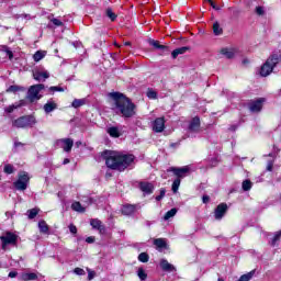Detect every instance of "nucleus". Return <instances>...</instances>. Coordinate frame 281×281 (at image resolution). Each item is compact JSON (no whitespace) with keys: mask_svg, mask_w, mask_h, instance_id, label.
Returning a JSON list of instances; mask_svg holds the SVG:
<instances>
[{"mask_svg":"<svg viewBox=\"0 0 281 281\" xmlns=\"http://www.w3.org/2000/svg\"><path fill=\"white\" fill-rule=\"evenodd\" d=\"M105 158V165L112 170H119L120 172L126 170L127 166H131L135 161V156L133 155H123L117 151L105 150L103 153Z\"/></svg>","mask_w":281,"mask_h":281,"instance_id":"1","label":"nucleus"},{"mask_svg":"<svg viewBox=\"0 0 281 281\" xmlns=\"http://www.w3.org/2000/svg\"><path fill=\"white\" fill-rule=\"evenodd\" d=\"M110 98L114 101V110L122 117H133L135 115V103L120 92H111Z\"/></svg>","mask_w":281,"mask_h":281,"instance_id":"2","label":"nucleus"},{"mask_svg":"<svg viewBox=\"0 0 281 281\" xmlns=\"http://www.w3.org/2000/svg\"><path fill=\"white\" fill-rule=\"evenodd\" d=\"M281 63V53L272 54L267 61L261 66L260 76L267 78L273 71L276 65Z\"/></svg>","mask_w":281,"mask_h":281,"instance_id":"3","label":"nucleus"},{"mask_svg":"<svg viewBox=\"0 0 281 281\" xmlns=\"http://www.w3.org/2000/svg\"><path fill=\"white\" fill-rule=\"evenodd\" d=\"M34 124H36V117L26 115L14 120L12 126H15V128H27V126H34Z\"/></svg>","mask_w":281,"mask_h":281,"instance_id":"4","label":"nucleus"},{"mask_svg":"<svg viewBox=\"0 0 281 281\" xmlns=\"http://www.w3.org/2000/svg\"><path fill=\"white\" fill-rule=\"evenodd\" d=\"M43 89H45V85L43 83L31 86L27 91V100H30V102H36V100H41L42 95L40 93L43 91Z\"/></svg>","mask_w":281,"mask_h":281,"instance_id":"5","label":"nucleus"},{"mask_svg":"<svg viewBox=\"0 0 281 281\" xmlns=\"http://www.w3.org/2000/svg\"><path fill=\"white\" fill-rule=\"evenodd\" d=\"M0 240L2 243V249H5L8 247V245H15L16 240H19V236L9 232L5 235H2L0 237Z\"/></svg>","mask_w":281,"mask_h":281,"instance_id":"6","label":"nucleus"},{"mask_svg":"<svg viewBox=\"0 0 281 281\" xmlns=\"http://www.w3.org/2000/svg\"><path fill=\"white\" fill-rule=\"evenodd\" d=\"M33 78L37 82H45L49 78V71L45 68H36L33 70Z\"/></svg>","mask_w":281,"mask_h":281,"instance_id":"7","label":"nucleus"},{"mask_svg":"<svg viewBox=\"0 0 281 281\" xmlns=\"http://www.w3.org/2000/svg\"><path fill=\"white\" fill-rule=\"evenodd\" d=\"M168 172H173L177 179L182 180L188 177V172H190V166H184L182 168L171 167L167 170Z\"/></svg>","mask_w":281,"mask_h":281,"instance_id":"8","label":"nucleus"},{"mask_svg":"<svg viewBox=\"0 0 281 281\" xmlns=\"http://www.w3.org/2000/svg\"><path fill=\"white\" fill-rule=\"evenodd\" d=\"M56 145L59 148H63L65 153H71V148H74V139L71 138H61L56 142Z\"/></svg>","mask_w":281,"mask_h":281,"instance_id":"9","label":"nucleus"},{"mask_svg":"<svg viewBox=\"0 0 281 281\" xmlns=\"http://www.w3.org/2000/svg\"><path fill=\"white\" fill-rule=\"evenodd\" d=\"M151 128L154 133H164L166 128V119L165 117H157L153 123H151Z\"/></svg>","mask_w":281,"mask_h":281,"instance_id":"10","label":"nucleus"},{"mask_svg":"<svg viewBox=\"0 0 281 281\" xmlns=\"http://www.w3.org/2000/svg\"><path fill=\"white\" fill-rule=\"evenodd\" d=\"M227 209L228 207H227L226 203L218 204L214 211L215 221H222L223 216H225V214H227Z\"/></svg>","mask_w":281,"mask_h":281,"instance_id":"11","label":"nucleus"},{"mask_svg":"<svg viewBox=\"0 0 281 281\" xmlns=\"http://www.w3.org/2000/svg\"><path fill=\"white\" fill-rule=\"evenodd\" d=\"M188 131L189 133H201V119H199V116L190 121Z\"/></svg>","mask_w":281,"mask_h":281,"instance_id":"12","label":"nucleus"},{"mask_svg":"<svg viewBox=\"0 0 281 281\" xmlns=\"http://www.w3.org/2000/svg\"><path fill=\"white\" fill-rule=\"evenodd\" d=\"M262 104H265V98H259L249 103V109L251 113H260L262 111Z\"/></svg>","mask_w":281,"mask_h":281,"instance_id":"13","label":"nucleus"},{"mask_svg":"<svg viewBox=\"0 0 281 281\" xmlns=\"http://www.w3.org/2000/svg\"><path fill=\"white\" fill-rule=\"evenodd\" d=\"M139 190H142L144 194H153V192H155V184L151 182H139Z\"/></svg>","mask_w":281,"mask_h":281,"instance_id":"14","label":"nucleus"},{"mask_svg":"<svg viewBox=\"0 0 281 281\" xmlns=\"http://www.w3.org/2000/svg\"><path fill=\"white\" fill-rule=\"evenodd\" d=\"M160 268L167 273H172L177 271V268L172 263L168 262L166 259H160Z\"/></svg>","mask_w":281,"mask_h":281,"instance_id":"15","label":"nucleus"},{"mask_svg":"<svg viewBox=\"0 0 281 281\" xmlns=\"http://www.w3.org/2000/svg\"><path fill=\"white\" fill-rule=\"evenodd\" d=\"M121 211L124 216H131V214H135V212H137V205L125 204Z\"/></svg>","mask_w":281,"mask_h":281,"instance_id":"16","label":"nucleus"},{"mask_svg":"<svg viewBox=\"0 0 281 281\" xmlns=\"http://www.w3.org/2000/svg\"><path fill=\"white\" fill-rule=\"evenodd\" d=\"M279 153H280V149H278V147H276V145H273V151L271 154H269V157H272L273 159L268 161V165H267L268 172H271L273 170V161H274L276 157H278Z\"/></svg>","mask_w":281,"mask_h":281,"instance_id":"17","label":"nucleus"},{"mask_svg":"<svg viewBox=\"0 0 281 281\" xmlns=\"http://www.w3.org/2000/svg\"><path fill=\"white\" fill-rule=\"evenodd\" d=\"M25 104L24 100H20L19 102H15L7 108H4L5 113H13L14 110L21 109Z\"/></svg>","mask_w":281,"mask_h":281,"instance_id":"18","label":"nucleus"},{"mask_svg":"<svg viewBox=\"0 0 281 281\" xmlns=\"http://www.w3.org/2000/svg\"><path fill=\"white\" fill-rule=\"evenodd\" d=\"M38 229L41 234L49 236V225H47V222H45L44 220L38 222Z\"/></svg>","mask_w":281,"mask_h":281,"instance_id":"19","label":"nucleus"},{"mask_svg":"<svg viewBox=\"0 0 281 281\" xmlns=\"http://www.w3.org/2000/svg\"><path fill=\"white\" fill-rule=\"evenodd\" d=\"M58 109V104L54 102L53 100L47 101V103L44 105L45 113H52L53 111H56Z\"/></svg>","mask_w":281,"mask_h":281,"instance_id":"20","label":"nucleus"},{"mask_svg":"<svg viewBox=\"0 0 281 281\" xmlns=\"http://www.w3.org/2000/svg\"><path fill=\"white\" fill-rule=\"evenodd\" d=\"M3 172L4 175H14V172H16V167L12 164H4Z\"/></svg>","mask_w":281,"mask_h":281,"instance_id":"21","label":"nucleus"},{"mask_svg":"<svg viewBox=\"0 0 281 281\" xmlns=\"http://www.w3.org/2000/svg\"><path fill=\"white\" fill-rule=\"evenodd\" d=\"M221 54L225 56V58H234L236 56V52L233 48H222Z\"/></svg>","mask_w":281,"mask_h":281,"instance_id":"22","label":"nucleus"},{"mask_svg":"<svg viewBox=\"0 0 281 281\" xmlns=\"http://www.w3.org/2000/svg\"><path fill=\"white\" fill-rule=\"evenodd\" d=\"M38 276L34 272H26L21 276V280L23 281H32L37 280Z\"/></svg>","mask_w":281,"mask_h":281,"instance_id":"23","label":"nucleus"},{"mask_svg":"<svg viewBox=\"0 0 281 281\" xmlns=\"http://www.w3.org/2000/svg\"><path fill=\"white\" fill-rule=\"evenodd\" d=\"M45 56H47V52H45V50H37L33 55V59H34L35 63H41V60H43V58H45Z\"/></svg>","mask_w":281,"mask_h":281,"instance_id":"24","label":"nucleus"},{"mask_svg":"<svg viewBox=\"0 0 281 281\" xmlns=\"http://www.w3.org/2000/svg\"><path fill=\"white\" fill-rule=\"evenodd\" d=\"M272 139L276 142V144L281 143V126H278L274 132L272 133Z\"/></svg>","mask_w":281,"mask_h":281,"instance_id":"25","label":"nucleus"},{"mask_svg":"<svg viewBox=\"0 0 281 281\" xmlns=\"http://www.w3.org/2000/svg\"><path fill=\"white\" fill-rule=\"evenodd\" d=\"M106 133H108V135H110V137H120V135H121L120 128L115 127V126L109 127L106 130Z\"/></svg>","mask_w":281,"mask_h":281,"instance_id":"26","label":"nucleus"},{"mask_svg":"<svg viewBox=\"0 0 281 281\" xmlns=\"http://www.w3.org/2000/svg\"><path fill=\"white\" fill-rule=\"evenodd\" d=\"M71 210H74V212H79L80 214H83V212H86L85 206H82L80 202H74L71 204Z\"/></svg>","mask_w":281,"mask_h":281,"instance_id":"27","label":"nucleus"},{"mask_svg":"<svg viewBox=\"0 0 281 281\" xmlns=\"http://www.w3.org/2000/svg\"><path fill=\"white\" fill-rule=\"evenodd\" d=\"M87 104V100L85 99H75L71 103L72 109H80V106H85Z\"/></svg>","mask_w":281,"mask_h":281,"instance_id":"28","label":"nucleus"},{"mask_svg":"<svg viewBox=\"0 0 281 281\" xmlns=\"http://www.w3.org/2000/svg\"><path fill=\"white\" fill-rule=\"evenodd\" d=\"M22 183H24L27 187V183H30V176L27 175V172L22 171L19 173V178H18Z\"/></svg>","mask_w":281,"mask_h":281,"instance_id":"29","label":"nucleus"},{"mask_svg":"<svg viewBox=\"0 0 281 281\" xmlns=\"http://www.w3.org/2000/svg\"><path fill=\"white\" fill-rule=\"evenodd\" d=\"M0 52L5 54V56H8V58H9V60H12V58H14V54L12 53V50H10V47H8V46H0Z\"/></svg>","mask_w":281,"mask_h":281,"instance_id":"30","label":"nucleus"},{"mask_svg":"<svg viewBox=\"0 0 281 281\" xmlns=\"http://www.w3.org/2000/svg\"><path fill=\"white\" fill-rule=\"evenodd\" d=\"M188 52V47L183 46L180 48H176L172 53L171 56L172 58H177V56H180V54H186Z\"/></svg>","mask_w":281,"mask_h":281,"instance_id":"31","label":"nucleus"},{"mask_svg":"<svg viewBox=\"0 0 281 281\" xmlns=\"http://www.w3.org/2000/svg\"><path fill=\"white\" fill-rule=\"evenodd\" d=\"M149 44L151 45V47H155V49H161L162 52L168 49V46L161 45V44H159V42H157L155 40H150Z\"/></svg>","mask_w":281,"mask_h":281,"instance_id":"32","label":"nucleus"},{"mask_svg":"<svg viewBox=\"0 0 281 281\" xmlns=\"http://www.w3.org/2000/svg\"><path fill=\"white\" fill-rule=\"evenodd\" d=\"M15 190H27V184H25L24 182H22L20 179H18L14 183H13Z\"/></svg>","mask_w":281,"mask_h":281,"instance_id":"33","label":"nucleus"},{"mask_svg":"<svg viewBox=\"0 0 281 281\" xmlns=\"http://www.w3.org/2000/svg\"><path fill=\"white\" fill-rule=\"evenodd\" d=\"M173 216H177V209H171L169 210L165 216H164V221H170V218H173Z\"/></svg>","mask_w":281,"mask_h":281,"instance_id":"34","label":"nucleus"},{"mask_svg":"<svg viewBox=\"0 0 281 281\" xmlns=\"http://www.w3.org/2000/svg\"><path fill=\"white\" fill-rule=\"evenodd\" d=\"M213 34H215V36H221V34H223V29L221 27V24H218V22H215L213 24Z\"/></svg>","mask_w":281,"mask_h":281,"instance_id":"35","label":"nucleus"},{"mask_svg":"<svg viewBox=\"0 0 281 281\" xmlns=\"http://www.w3.org/2000/svg\"><path fill=\"white\" fill-rule=\"evenodd\" d=\"M154 245L157 247V249H166V240L161 238L155 239Z\"/></svg>","mask_w":281,"mask_h":281,"instance_id":"36","label":"nucleus"},{"mask_svg":"<svg viewBox=\"0 0 281 281\" xmlns=\"http://www.w3.org/2000/svg\"><path fill=\"white\" fill-rule=\"evenodd\" d=\"M254 183L250 182V180H244L241 183V188L244 190V192H249V190H251Z\"/></svg>","mask_w":281,"mask_h":281,"instance_id":"37","label":"nucleus"},{"mask_svg":"<svg viewBox=\"0 0 281 281\" xmlns=\"http://www.w3.org/2000/svg\"><path fill=\"white\" fill-rule=\"evenodd\" d=\"M179 186H181V179L179 178H176L173 180V183H172V187H171V190L175 194H177V192H179Z\"/></svg>","mask_w":281,"mask_h":281,"instance_id":"38","label":"nucleus"},{"mask_svg":"<svg viewBox=\"0 0 281 281\" xmlns=\"http://www.w3.org/2000/svg\"><path fill=\"white\" fill-rule=\"evenodd\" d=\"M280 238H281V231L277 232L271 240V246L276 247V245H278V243H280Z\"/></svg>","mask_w":281,"mask_h":281,"instance_id":"39","label":"nucleus"},{"mask_svg":"<svg viewBox=\"0 0 281 281\" xmlns=\"http://www.w3.org/2000/svg\"><path fill=\"white\" fill-rule=\"evenodd\" d=\"M90 225L93 229H102V222L100 220H91Z\"/></svg>","mask_w":281,"mask_h":281,"instance_id":"40","label":"nucleus"},{"mask_svg":"<svg viewBox=\"0 0 281 281\" xmlns=\"http://www.w3.org/2000/svg\"><path fill=\"white\" fill-rule=\"evenodd\" d=\"M137 276H138L139 280H142V281H144V280H146V278H148V274L146 273V270H144V268H138Z\"/></svg>","mask_w":281,"mask_h":281,"instance_id":"41","label":"nucleus"},{"mask_svg":"<svg viewBox=\"0 0 281 281\" xmlns=\"http://www.w3.org/2000/svg\"><path fill=\"white\" fill-rule=\"evenodd\" d=\"M37 215H38V209H31L27 211V216L30 220L36 218Z\"/></svg>","mask_w":281,"mask_h":281,"instance_id":"42","label":"nucleus"},{"mask_svg":"<svg viewBox=\"0 0 281 281\" xmlns=\"http://www.w3.org/2000/svg\"><path fill=\"white\" fill-rule=\"evenodd\" d=\"M105 14L111 21H115L117 19V14H115L112 9H106Z\"/></svg>","mask_w":281,"mask_h":281,"instance_id":"43","label":"nucleus"},{"mask_svg":"<svg viewBox=\"0 0 281 281\" xmlns=\"http://www.w3.org/2000/svg\"><path fill=\"white\" fill-rule=\"evenodd\" d=\"M139 262H148L150 260V257L146 252H140L138 255Z\"/></svg>","mask_w":281,"mask_h":281,"instance_id":"44","label":"nucleus"},{"mask_svg":"<svg viewBox=\"0 0 281 281\" xmlns=\"http://www.w3.org/2000/svg\"><path fill=\"white\" fill-rule=\"evenodd\" d=\"M67 88L60 87V86H52L48 88V91H52L53 93H55V91H59V92H65Z\"/></svg>","mask_w":281,"mask_h":281,"instance_id":"45","label":"nucleus"},{"mask_svg":"<svg viewBox=\"0 0 281 281\" xmlns=\"http://www.w3.org/2000/svg\"><path fill=\"white\" fill-rule=\"evenodd\" d=\"M147 98H149V100H157V92L155 90H148Z\"/></svg>","mask_w":281,"mask_h":281,"instance_id":"46","label":"nucleus"},{"mask_svg":"<svg viewBox=\"0 0 281 281\" xmlns=\"http://www.w3.org/2000/svg\"><path fill=\"white\" fill-rule=\"evenodd\" d=\"M21 90H22V88L19 86H10L7 91L9 93H16V91H21Z\"/></svg>","mask_w":281,"mask_h":281,"instance_id":"47","label":"nucleus"},{"mask_svg":"<svg viewBox=\"0 0 281 281\" xmlns=\"http://www.w3.org/2000/svg\"><path fill=\"white\" fill-rule=\"evenodd\" d=\"M255 12L258 16H265V7H256Z\"/></svg>","mask_w":281,"mask_h":281,"instance_id":"48","label":"nucleus"},{"mask_svg":"<svg viewBox=\"0 0 281 281\" xmlns=\"http://www.w3.org/2000/svg\"><path fill=\"white\" fill-rule=\"evenodd\" d=\"M166 196V189H160V194L156 196V201H161Z\"/></svg>","mask_w":281,"mask_h":281,"instance_id":"49","label":"nucleus"},{"mask_svg":"<svg viewBox=\"0 0 281 281\" xmlns=\"http://www.w3.org/2000/svg\"><path fill=\"white\" fill-rule=\"evenodd\" d=\"M50 21L53 22V24L56 25V27H61V25H63V21H60L56 18H53Z\"/></svg>","mask_w":281,"mask_h":281,"instance_id":"50","label":"nucleus"},{"mask_svg":"<svg viewBox=\"0 0 281 281\" xmlns=\"http://www.w3.org/2000/svg\"><path fill=\"white\" fill-rule=\"evenodd\" d=\"M74 273H76V276H85V269L75 268Z\"/></svg>","mask_w":281,"mask_h":281,"instance_id":"51","label":"nucleus"},{"mask_svg":"<svg viewBox=\"0 0 281 281\" xmlns=\"http://www.w3.org/2000/svg\"><path fill=\"white\" fill-rule=\"evenodd\" d=\"M68 228H69L70 234H78V228L76 227V225L70 224L68 226Z\"/></svg>","mask_w":281,"mask_h":281,"instance_id":"52","label":"nucleus"},{"mask_svg":"<svg viewBox=\"0 0 281 281\" xmlns=\"http://www.w3.org/2000/svg\"><path fill=\"white\" fill-rule=\"evenodd\" d=\"M93 278H95V272L88 269V280H93Z\"/></svg>","mask_w":281,"mask_h":281,"instance_id":"53","label":"nucleus"},{"mask_svg":"<svg viewBox=\"0 0 281 281\" xmlns=\"http://www.w3.org/2000/svg\"><path fill=\"white\" fill-rule=\"evenodd\" d=\"M218 164V160L216 158H212L211 164L209 165V168H214Z\"/></svg>","mask_w":281,"mask_h":281,"instance_id":"54","label":"nucleus"},{"mask_svg":"<svg viewBox=\"0 0 281 281\" xmlns=\"http://www.w3.org/2000/svg\"><path fill=\"white\" fill-rule=\"evenodd\" d=\"M209 3L213 8V10H221V7L216 5V3H214V1L211 0V2H209Z\"/></svg>","mask_w":281,"mask_h":281,"instance_id":"55","label":"nucleus"},{"mask_svg":"<svg viewBox=\"0 0 281 281\" xmlns=\"http://www.w3.org/2000/svg\"><path fill=\"white\" fill-rule=\"evenodd\" d=\"M202 202L205 203V204L210 203V195H203L202 196Z\"/></svg>","mask_w":281,"mask_h":281,"instance_id":"56","label":"nucleus"},{"mask_svg":"<svg viewBox=\"0 0 281 281\" xmlns=\"http://www.w3.org/2000/svg\"><path fill=\"white\" fill-rule=\"evenodd\" d=\"M86 243H88V244L95 243V237H93V236L88 237V238L86 239Z\"/></svg>","mask_w":281,"mask_h":281,"instance_id":"57","label":"nucleus"},{"mask_svg":"<svg viewBox=\"0 0 281 281\" xmlns=\"http://www.w3.org/2000/svg\"><path fill=\"white\" fill-rule=\"evenodd\" d=\"M16 276H19L16 271L9 272V278H16Z\"/></svg>","mask_w":281,"mask_h":281,"instance_id":"58","label":"nucleus"},{"mask_svg":"<svg viewBox=\"0 0 281 281\" xmlns=\"http://www.w3.org/2000/svg\"><path fill=\"white\" fill-rule=\"evenodd\" d=\"M69 161H70L69 158H65L63 161L64 166H67V164H69Z\"/></svg>","mask_w":281,"mask_h":281,"instance_id":"59","label":"nucleus"},{"mask_svg":"<svg viewBox=\"0 0 281 281\" xmlns=\"http://www.w3.org/2000/svg\"><path fill=\"white\" fill-rule=\"evenodd\" d=\"M89 203H95V200L93 198H90Z\"/></svg>","mask_w":281,"mask_h":281,"instance_id":"60","label":"nucleus"},{"mask_svg":"<svg viewBox=\"0 0 281 281\" xmlns=\"http://www.w3.org/2000/svg\"><path fill=\"white\" fill-rule=\"evenodd\" d=\"M231 131H236V126H231Z\"/></svg>","mask_w":281,"mask_h":281,"instance_id":"61","label":"nucleus"},{"mask_svg":"<svg viewBox=\"0 0 281 281\" xmlns=\"http://www.w3.org/2000/svg\"><path fill=\"white\" fill-rule=\"evenodd\" d=\"M125 45H126V46L131 45V42H125Z\"/></svg>","mask_w":281,"mask_h":281,"instance_id":"62","label":"nucleus"},{"mask_svg":"<svg viewBox=\"0 0 281 281\" xmlns=\"http://www.w3.org/2000/svg\"><path fill=\"white\" fill-rule=\"evenodd\" d=\"M15 146H21V143H15Z\"/></svg>","mask_w":281,"mask_h":281,"instance_id":"63","label":"nucleus"},{"mask_svg":"<svg viewBox=\"0 0 281 281\" xmlns=\"http://www.w3.org/2000/svg\"><path fill=\"white\" fill-rule=\"evenodd\" d=\"M217 281H224L223 279H221V278H218V280Z\"/></svg>","mask_w":281,"mask_h":281,"instance_id":"64","label":"nucleus"}]
</instances>
